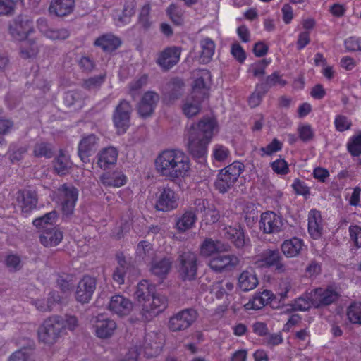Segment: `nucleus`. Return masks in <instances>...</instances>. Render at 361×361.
<instances>
[{
    "label": "nucleus",
    "mask_w": 361,
    "mask_h": 361,
    "mask_svg": "<svg viewBox=\"0 0 361 361\" xmlns=\"http://www.w3.org/2000/svg\"><path fill=\"white\" fill-rule=\"evenodd\" d=\"M155 167L162 176L171 179L185 177L190 170V159L182 151L167 149L156 158Z\"/></svg>",
    "instance_id": "obj_1"
},
{
    "label": "nucleus",
    "mask_w": 361,
    "mask_h": 361,
    "mask_svg": "<svg viewBox=\"0 0 361 361\" xmlns=\"http://www.w3.org/2000/svg\"><path fill=\"white\" fill-rule=\"evenodd\" d=\"M214 128L213 121L209 118L201 120L190 127L188 134L187 147L189 153L194 158L204 159Z\"/></svg>",
    "instance_id": "obj_2"
},
{
    "label": "nucleus",
    "mask_w": 361,
    "mask_h": 361,
    "mask_svg": "<svg viewBox=\"0 0 361 361\" xmlns=\"http://www.w3.org/2000/svg\"><path fill=\"white\" fill-rule=\"evenodd\" d=\"M64 333V321L62 317L58 315L45 319L37 331L39 340L48 345L56 343Z\"/></svg>",
    "instance_id": "obj_3"
},
{
    "label": "nucleus",
    "mask_w": 361,
    "mask_h": 361,
    "mask_svg": "<svg viewBox=\"0 0 361 361\" xmlns=\"http://www.w3.org/2000/svg\"><path fill=\"white\" fill-rule=\"evenodd\" d=\"M244 169L245 166L243 163L234 161L220 170L214 183L216 189L221 193L228 192L234 186Z\"/></svg>",
    "instance_id": "obj_4"
},
{
    "label": "nucleus",
    "mask_w": 361,
    "mask_h": 361,
    "mask_svg": "<svg viewBox=\"0 0 361 361\" xmlns=\"http://www.w3.org/2000/svg\"><path fill=\"white\" fill-rule=\"evenodd\" d=\"M255 264L260 268H274L278 274L285 273L288 267L279 249H265L256 256Z\"/></svg>",
    "instance_id": "obj_5"
},
{
    "label": "nucleus",
    "mask_w": 361,
    "mask_h": 361,
    "mask_svg": "<svg viewBox=\"0 0 361 361\" xmlns=\"http://www.w3.org/2000/svg\"><path fill=\"white\" fill-rule=\"evenodd\" d=\"M133 107L126 99H121L116 106L113 114L112 121L118 134H123L130 125V116Z\"/></svg>",
    "instance_id": "obj_6"
},
{
    "label": "nucleus",
    "mask_w": 361,
    "mask_h": 361,
    "mask_svg": "<svg viewBox=\"0 0 361 361\" xmlns=\"http://www.w3.org/2000/svg\"><path fill=\"white\" fill-rule=\"evenodd\" d=\"M168 298L161 294L154 293L149 302L142 305L140 311V319L144 322L151 321L154 317L164 312L168 307Z\"/></svg>",
    "instance_id": "obj_7"
},
{
    "label": "nucleus",
    "mask_w": 361,
    "mask_h": 361,
    "mask_svg": "<svg viewBox=\"0 0 361 361\" xmlns=\"http://www.w3.org/2000/svg\"><path fill=\"white\" fill-rule=\"evenodd\" d=\"M198 313L193 308L184 309L170 317L168 326L172 331L188 329L197 319Z\"/></svg>",
    "instance_id": "obj_8"
},
{
    "label": "nucleus",
    "mask_w": 361,
    "mask_h": 361,
    "mask_svg": "<svg viewBox=\"0 0 361 361\" xmlns=\"http://www.w3.org/2000/svg\"><path fill=\"white\" fill-rule=\"evenodd\" d=\"M178 273L183 281H192L196 278L197 258L194 252L187 251L179 255Z\"/></svg>",
    "instance_id": "obj_9"
},
{
    "label": "nucleus",
    "mask_w": 361,
    "mask_h": 361,
    "mask_svg": "<svg viewBox=\"0 0 361 361\" xmlns=\"http://www.w3.org/2000/svg\"><path fill=\"white\" fill-rule=\"evenodd\" d=\"M33 31V22L28 16L19 15L8 25V32L11 37L18 41L24 40Z\"/></svg>",
    "instance_id": "obj_10"
},
{
    "label": "nucleus",
    "mask_w": 361,
    "mask_h": 361,
    "mask_svg": "<svg viewBox=\"0 0 361 361\" xmlns=\"http://www.w3.org/2000/svg\"><path fill=\"white\" fill-rule=\"evenodd\" d=\"M178 196L169 186L159 190V195L155 204V209L158 211L169 212L178 206Z\"/></svg>",
    "instance_id": "obj_11"
},
{
    "label": "nucleus",
    "mask_w": 361,
    "mask_h": 361,
    "mask_svg": "<svg viewBox=\"0 0 361 361\" xmlns=\"http://www.w3.org/2000/svg\"><path fill=\"white\" fill-rule=\"evenodd\" d=\"M61 197L62 210L66 215L71 214L78 197V190L71 184L64 183L59 189Z\"/></svg>",
    "instance_id": "obj_12"
},
{
    "label": "nucleus",
    "mask_w": 361,
    "mask_h": 361,
    "mask_svg": "<svg viewBox=\"0 0 361 361\" xmlns=\"http://www.w3.org/2000/svg\"><path fill=\"white\" fill-rule=\"evenodd\" d=\"M16 202L24 214H29L37 208L38 194L35 190L25 188L18 190L16 194Z\"/></svg>",
    "instance_id": "obj_13"
},
{
    "label": "nucleus",
    "mask_w": 361,
    "mask_h": 361,
    "mask_svg": "<svg viewBox=\"0 0 361 361\" xmlns=\"http://www.w3.org/2000/svg\"><path fill=\"white\" fill-rule=\"evenodd\" d=\"M97 280L94 277L85 276L78 283L75 291V299L81 303H88L96 290Z\"/></svg>",
    "instance_id": "obj_14"
},
{
    "label": "nucleus",
    "mask_w": 361,
    "mask_h": 361,
    "mask_svg": "<svg viewBox=\"0 0 361 361\" xmlns=\"http://www.w3.org/2000/svg\"><path fill=\"white\" fill-rule=\"evenodd\" d=\"M283 221L282 216L273 212H266L262 214L259 221V228L264 233H275L283 230Z\"/></svg>",
    "instance_id": "obj_15"
},
{
    "label": "nucleus",
    "mask_w": 361,
    "mask_h": 361,
    "mask_svg": "<svg viewBox=\"0 0 361 361\" xmlns=\"http://www.w3.org/2000/svg\"><path fill=\"white\" fill-rule=\"evenodd\" d=\"M340 294L334 288H317L312 295L311 302L315 307L328 306L336 302L340 298Z\"/></svg>",
    "instance_id": "obj_16"
},
{
    "label": "nucleus",
    "mask_w": 361,
    "mask_h": 361,
    "mask_svg": "<svg viewBox=\"0 0 361 361\" xmlns=\"http://www.w3.org/2000/svg\"><path fill=\"white\" fill-rule=\"evenodd\" d=\"M239 264V259L234 255H218L212 257L209 267L216 273H222L233 269Z\"/></svg>",
    "instance_id": "obj_17"
},
{
    "label": "nucleus",
    "mask_w": 361,
    "mask_h": 361,
    "mask_svg": "<svg viewBox=\"0 0 361 361\" xmlns=\"http://www.w3.org/2000/svg\"><path fill=\"white\" fill-rule=\"evenodd\" d=\"M181 49L172 46L161 51L157 59V63L164 70L169 71L180 61Z\"/></svg>",
    "instance_id": "obj_18"
},
{
    "label": "nucleus",
    "mask_w": 361,
    "mask_h": 361,
    "mask_svg": "<svg viewBox=\"0 0 361 361\" xmlns=\"http://www.w3.org/2000/svg\"><path fill=\"white\" fill-rule=\"evenodd\" d=\"M96 336L99 338L111 337L117 328L114 320L102 314L98 315L92 320Z\"/></svg>",
    "instance_id": "obj_19"
},
{
    "label": "nucleus",
    "mask_w": 361,
    "mask_h": 361,
    "mask_svg": "<svg viewBox=\"0 0 361 361\" xmlns=\"http://www.w3.org/2000/svg\"><path fill=\"white\" fill-rule=\"evenodd\" d=\"M99 138L94 134H90L84 136L78 145V156L81 161L87 163L90 161L89 157L93 155L99 147Z\"/></svg>",
    "instance_id": "obj_20"
},
{
    "label": "nucleus",
    "mask_w": 361,
    "mask_h": 361,
    "mask_svg": "<svg viewBox=\"0 0 361 361\" xmlns=\"http://www.w3.org/2000/svg\"><path fill=\"white\" fill-rule=\"evenodd\" d=\"M142 347L147 358L158 355L163 347L161 335L154 331L146 334Z\"/></svg>",
    "instance_id": "obj_21"
},
{
    "label": "nucleus",
    "mask_w": 361,
    "mask_h": 361,
    "mask_svg": "<svg viewBox=\"0 0 361 361\" xmlns=\"http://www.w3.org/2000/svg\"><path fill=\"white\" fill-rule=\"evenodd\" d=\"M184 87L185 83L181 78L175 77L170 79L163 89L164 100L172 104L179 99L183 94Z\"/></svg>",
    "instance_id": "obj_22"
},
{
    "label": "nucleus",
    "mask_w": 361,
    "mask_h": 361,
    "mask_svg": "<svg viewBox=\"0 0 361 361\" xmlns=\"http://www.w3.org/2000/svg\"><path fill=\"white\" fill-rule=\"evenodd\" d=\"M132 301L123 295L116 294L110 298L108 309L120 317L127 316L133 310Z\"/></svg>",
    "instance_id": "obj_23"
},
{
    "label": "nucleus",
    "mask_w": 361,
    "mask_h": 361,
    "mask_svg": "<svg viewBox=\"0 0 361 361\" xmlns=\"http://www.w3.org/2000/svg\"><path fill=\"white\" fill-rule=\"evenodd\" d=\"M159 101V96L154 92H147L142 96L138 105V114L142 118L150 116Z\"/></svg>",
    "instance_id": "obj_24"
},
{
    "label": "nucleus",
    "mask_w": 361,
    "mask_h": 361,
    "mask_svg": "<svg viewBox=\"0 0 361 361\" xmlns=\"http://www.w3.org/2000/svg\"><path fill=\"white\" fill-rule=\"evenodd\" d=\"M196 211L202 214V221L206 224H213L220 219V213L212 204H209L204 200H197L195 202Z\"/></svg>",
    "instance_id": "obj_25"
},
{
    "label": "nucleus",
    "mask_w": 361,
    "mask_h": 361,
    "mask_svg": "<svg viewBox=\"0 0 361 361\" xmlns=\"http://www.w3.org/2000/svg\"><path fill=\"white\" fill-rule=\"evenodd\" d=\"M75 8V0H52L49 12L57 17H65L71 14Z\"/></svg>",
    "instance_id": "obj_26"
},
{
    "label": "nucleus",
    "mask_w": 361,
    "mask_h": 361,
    "mask_svg": "<svg viewBox=\"0 0 361 361\" xmlns=\"http://www.w3.org/2000/svg\"><path fill=\"white\" fill-rule=\"evenodd\" d=\"M155 292L154 285L147 280H142L137 284L134 296L137 302L142 305L151 300Z\"/></svg>",
    "instance_id": "obj_27"
},
{
    "label": "nucleus",
    "mask_w": 361,
    "mask_h": 361,
    "mask_svg": "<svg viewBox=\"0 0 361 361\" xmlns=\"http://www.w3.org/2000/svg\"><path fill=\"white\" fill-rule=\"evenodd\" d=\"M97 165L104 170L116 164L118 158V151L115 147H109L102 149L97 155Z\"/></svg>",
    "instance_id": "obj_28"
},
{
    "label": "nucleus",
    "mask_w": 361,
    "mask_h": 361,
    "mask_svg": "<svg viewBox=\"0 0 361 361\" xmlns=\"http://www.w3.org/2000/svg\"><path fill=\"white\" fill-rule=\"evenodd\" d=\"M230 245L220 240H214L212 238H206L200 246V254L204 257L211 256L216 252L228 251Z\"/></svg>",
    "instance_id": "obj_29"
},
{
    "label": "nucleus",
    "mask_w": 361,
    "mask_h": 361,
    "mask_svg": "<svg viewBox=\"0 0 361 361\" xmlns=\"http://www.w3.org/2000/svg\"><path fill=\"white\" fill-rule=\"evenodd\" d=\"M224 236L231 240L238 249L243 248L246 244L244 231L240 226L225 227Z\"/></svg>",
    "instance_id": "obj_30"
},
{
    "label": "nucleus",
    "mask_w": 361,
    "mask_h": 361,
    "mask_svg": "<svg viewBox=\"0 0 361 361\" xmlns=\"http://www.w3.org/2000/svg\"><path fill=\"white\" fill-rule=\"evenodd\" d=\"M62 239V233L54 226L42 230L39 235V241L45 247L56 246Z\"/></svg>",
    "instance_id": "obj_31"
},
{
    "label": "nucleus",
    "mask_w": 361,
    "mask_h": 361,
    "mask_svg": "<svg viewBox=\"0 0 361 361\" xmlns=\"http://www.w3.org/2000/svg\"><path fill=\"white\" fill-rule=\"evenodd\" d=\"M274 295L271 291L264 290L262 293H256L252 300L246 303L244 307L246 310H260L269 302H272Z\"/></svg>",
    "instance_id": "obj_32"
},
{
    "label": "nucleus",
    "mask_w": 361,
    "mask_h": 361,
    "mask_svg": "<svg viewBox=\"0 0 361 361\" xmlns=\"http://www.w3.org/2000/svg\"><path fill=\"white\" fill-rule=\"evenodd\" d=\"M322 217L320 212L312 209L308 214V231L314 239L319 238L322 235Z\"/></svg>",
    "instance_id": "obj_33"
},
{
    "label": "nucleus",
    "mask_w": 361,
    "mask_h": 361,
    "mask_svg": "<svg viewBox=\"0 0 361 361\" xmlns=\"http://www.w3.org/2000/svg\"><path fill=\"white\" fill-rule=\"evenodd\" d=\"M116 259L118 265L113 272L112 278L116 283L121 285L124 283L126 274L131 269V265L121 252L116 255Z\"/></svg>",
    "instance_id": "obj_34"
},
{
    "label": "nucleus",
    "mask_w": 361,
    "mask_h": 361,
    "mask_svg": "<svg viewBox=\"0 0 361 361\" xmlns=\"http://www.w3.org/2000/svg\"><path fill=\"white\" fill-rule=\"evenodd\" d=\"M204 99L199 97H195L194 95L190 94L185 99L183 104V114L188 118L196 116L200 111L201 104Z\"/></svg>",
    "instance_id": "obj_35"
},
{
    "label": "nucleus",
    "mask_w": 361,
    "mask_h": 361,
    "mask_svg": "<svg viewBox=\"0 0 361 361\" xmlns=\"http://www.w3.org/2000/svg\"><path fill=\"white\" fill-rule=\"evenodd\" d=\"M94 44L95 46L101 47L104 51L111 52L118 48L121 42L114 35H104L97 38Z\"/></svg>",
    "instance_id": "obj_36"
},
{
    "label": "nucleus",
    "mask_w": 361,
    "mask_h": 361,
    "mask_svg": "<svg viewBox=\"0 0 361 361\" xmlns=\"http://www.w3.org/2000/svg\"><path fill=\"white\" fill-rule=\"evenodd\" d=\"M209 72L205 71L202 73L201 76L197 77L193 82L191 94L194 95L195 97H199L203 99H207L209 92L205 82V78H209Z\"/></svg>",
    "instance_id": "obj_37"
},
{
    "label": "nucleus",
    "mask_w": 361,
    "mask_h": 361,
    "mask_svg": "<svg viewBox=\"0 0 361 361\" xmlns=\"http://www.w3.org/2000/svg\"><path fill=\"white\" fill-rule=\"evenodd\" d=\"M258 284V279L252 270L243 271L238 277V286L243 291L254 289Z\"/></svg>",
    "instance_id": "obj_38"
},
{
    "label": "nucleus",
    "mask_w": 361,
    "mask_h": 361,
    "mask_svg": "<svg viewBox=\"0 0 361 361\" xmlns=\"http://www.w3.org/2000/svg\"><path fill=\"white\" fill-rule=\"evenodd\" d=\"M303 246L302 240L298 238H293L285 240L281 247L283 254L287 257L298 255Z\"/></svg>",
    "instance_id": "obj_39"
},
{
    "label": "nucleus",
    "mask_w": 361,
    "mask_h": 361,
    "mask_svg": "<svg viewBox=\"0 0 361 361\" xmlns=\"http://www.w3.org/2000/svg\"><path fill=\"white\" fill-rule=\"evenodd\" d=\"M172 262L169 258H163L159 260H154L152 262L150 271L152 274L164 279L171 268Z\"/></svg>",
    "instance_id": "obj_40"
},
{
    "label": "nucleus",
    "mask_w": 361,
    "mask_h": 361,
    "mask_svg": "<svg viewBox=\"0 0 361 361\" xmlns=\"http://www.w3.org/2000/svg\"><path fill=\"white\" fill-rule=\"evenodd\" d=\"M195 212L190 209L185 211L176 220V228L180 232H185L191 228L197 221Z\"/></svg>",
    "instance_id": "obj_41"
},
{
    "label": "nucleus",
    "mask_w": 361,
    "mask_h": 361,
    "mask_svg": "<svg viewBox=\"0 0 361 361\" xmlns=\"http://www.w3.org/2000/svg\"><path fill=\"white\" fill-rule=\"evenodd\" d=\"M53 166L58 175L65 176L69 173L71 168V162L69 158L61 150L59 154L53 161Z\"/></svg>",
    "instance_id": "obj_42"
},
{
    "label": "nucleus",
    "mask_w": 361,
    "mask_h": 361,
    "mask_svg": "<svg viewBox=\"0 0 361 361\" xmlns=\"http://www.w3.org/2000/svg\"><path fill=\"white\" fill-rule=\"evenodd\" d=\"M201 53L200 56V62L202 63H208L212 59L214 53L215 44L209 38H205L201 40Z\"/></svg>",
    "instance_id": "obj_43"
},
{
    "label": "nucleus",
    "mask_w": 361,
    "mask_h": 361,
    "mask_svg": "<svg viewBox=\"0 0 361 361\" xmlns=\"http://www.w3.org/2000/svg\"><path fill=\"white\" fill-rule=\"evenodd\" d=\"M102 183L106 186L121 187L126 182V178L119 173H104L100 177Z\"/></svg>",
    "instance_id": "obj_44"
},
{
    "label": "nucleus",
    "mask_w": 361,
    "mask_h": 361,
    "mask_svg": "<svg viewBox=\"0 0 361 361\" xmlns=\"http://www.w3.org/2000/svg\"><path fill=\"white\" fill-rule=\"evenodd\" d=\"M137 3L135 0H126L122 15L118 18V21L124 25L130 23V18L135 13Z\"/></svg>",
    "instance_id": "obj_45"
},
{
    "label": "nucleus",
    "mask_w": 361,
    "mask_h": 361,
    "mask_svg": "<svg viewBox=\"0 0 361 361\" xmlns=\"http://www.w3.org/2000/svg\"><path fill=\"white\" fill-rule=\"evenodd\" d=\"M57 217V212L53 210L44 216L35 219L32 224L36 228L44 230L47 228L53 226V224Z\"/></svg>",
    "instance_id": "obj_46"
},
{
    "label": "nucleus",
    "mask_w": 361,
    "mask_h": 361,
    "mask_svg": "<svg viewBox=\"0 0 361 361\" xmlns=\"http://www.w3.org/2000/svg\"><path fill=\"white\" fill-rule=\"evenodd\" d=\"M38 53V46L35 39H27L20 47L21 56L24 59L33 57Z\"/></svg>",
    "instance_id": "obj_47"
},
{
    "label": "nucleus",
    "mask_w": 361,
    "mask_h": 361,
    "mask_svg": "<svg viewBox=\"0 0 361 361\" xmlns=\"http://www.w3.org/2000/svg\"><path fill=\"white\" fill-rule=\"evenodd\" d=\"M33 153L37 157L49 159L54 155V148L50 143L44 142H37L34 147Z\"/></svg>",
    "instance_id": "obj_48"
},
{
    "label": "nucleus",
    "mask_w": 361,
    "mask_h": 361,
    "mask_svg": "<svg viewBox=\"0 0 361 361\" xmlns=\"http://www.w3.org/2000/svg\"><path fill=\"white\" fill-rule=\"evenodd\" d=\"M106 77L104 73L83 80L82 87L87 90H97L104 82Z\"/></svg>",
    "instance_id": "obj_49"
},
{
    "label": "nucleus",
    "mask_w": 361,
    "mask_h": 361,
    "mask_svg": "<svg viewBox=\"0 0 361 361\" xmlns=\"http://www.w3.org/2000/svg\"><path fill=\"white\" fill-rule=\"evenodd\" d=\"M347 149L352 156L358 157L361 154V132L351 137L347 144Z\"/></svg>",
    "instance_id": "obj_50"
},
{
    "label": "nucleus",
    "mask_w": 361,
    "mask_h": 361,
    "mask_svg": "<svg viewBox=\"0 0 361 361\" xmlns=\"http://www.w3.org/2000/svg\"><path fill=\"white\" fill-rule=\"evenodd\" d=\"M56 283L61 290L62 295H66L68 298V295L71 293L74 287L71 277L68 275L59 276L56 279Z\"/></svg>",
    "instance_id": "obj_51"
},
{
    "label": "nucleus",
    "mask_w": 361,
    "mask_h": 361,
    "mask_svg": "<svg viewBox=\"0 0 361 361\" xmlns=\"http://www.w3.org/2000/svg\"><path fill=\"white\" fill-rule=\"evenodd\" d=\"M151 11V7L149 4L144 5L139 13L138 16V24L145 30H147L152 25V22L149 20V14Z\"/></svg>",
    "instance_id": "obj_52"
},
{
    "label": "nucleus",
    "mask_w": 361,
    "mask_h": 361,
    "mask_svg": "<svg viewBox=\"0 0 361 361\" xmlns=\"http://www.w3.org/2000/svg\"><path fill=\"white\" fill-rule=\"evenodd\" d=\"M347 315L351 323L361 324V303L351 304L348 309Z\"/></svg>",
    "instance_id": "obj_53"
},
{
    "label": "nucleus",
    "mask_w": 361,
    "mask_h": 361,
    "mask_svg": "<svg viewBox=\"0 0 361 361\" xmlns=\"http://www.w3.org/2000/svg\"><path fill=\"white\" fill-rule=\"evenodd\" d=\"M286 84V82L281 79L279 75L274 72L271 75H269L266 78V81L264 83H262L259 85V88L266 90V92L273 86H276L279 85L281 86H284Z\"/></svg>",
    "instance_id": "obj_54"
},
{
    "label": "nucleus",
    "mask_w": 361,
    "mask_h": 361,
    "mask_svg": "<svg viewBox=\"0 0 361 361\" xmlns=\"http://www.w3.org/2000/svg\"><path fill=\"white\" fill-rule=\"evenodd\" d=\"M70 36V31L66 28L56 29L51 27L46 37L51 40H65Z\"/></svg>",
    "instance_id": "obj_55"
},
{
    "label": "nucleus",
    "mask_w": 361,
    "mask_h": 361,
    "mask_svg": "<svg viewBox=\"0 0 361 361\" xmlns=\"http://www.w3.org/2000/svg\"><path fill=\"white\" fill-rule=\"evenodd\" d=\"M47 302L50 307V311H51L55 305L66 303L67 298L66 295H60L59 292L53 290L49 293Z\"/></svg>",
    "instance_id": "obj_56"
},
{
    "label": "nucleus",
    "mask_w": 361,
    "mask_h": 361,
    "mask_svg": "<svg viewBox=\"0 0 361 361\" xmlns=\"http://www.w3.org/2000/svg\"><path fill=\"white\" fill-rule=\"evenodd\" d=\"M16 4L13 0H0V16L14 14Z\"/></svg>",
    "instance_id": "obj_57"
},
{
    "label": "nucleus",
    "mask_w": 361,
    "mask_h": 361,
    "mask_svg": "<svg viewBox=\"0 0 361 361\" xmlns=\"http://www.w3.org/2000/svg\"><path fill=\"white\" fill-rule=\"evenodd\" d=\"M266 93V90L259 88V85H258L255 92H253L249 98L250 106L251 107H256L258 106Z\"/></svg>",
    "instance_id": "obj_58"
},
{
    "label": "nucleus",
    "mask_w": 361,
    "mask_h": 361,
    "mask_svg": "<svg viewBox=\"0 0 361 361\" xmlns=\"http://www.w3.org/2000/svg\"><path fill=\"white\" fill-rule=\"evenodd\" d=\"M299 137L303 142H309L314 137V131L310 125L300 126L298 129Z\"/></svg>",
    "instance_id": "obj_59"
},
{
    "label": "nucleus",
    "mask_w": 361,
    "mask_h": 361,
    "mask_svg": "<svg viewBox=\"0 0 361 361\" xmlns=\"http://www.w3.org/2000/svg\"><path fill=\"white\" fill-rule=\"evenodd\" d=\"M292 187L297 195H303L305 198L310 194V188L300 179H295L292 184Z\"/></svg>",
    "instance_id": "obj_60"
},
{
    "label": "nucleus",
    "mask_w": 361,
    "mask_h": 361,
    "mask_svg": "<svg viewBox=\"0 0 361 361\" xmlns=\"http://www.w3.org/2000/svg\"><path fill=\"white\" fill-rule=\"evenodd\" d=\"M335 127L336 129L340 132H343L350 129L351 126V122L348 118L343 115H338L335 118Z\"/></svg>",
    "instance_id": "obj_61"
},
{
    "label": "nucleus",
    "mask_w": 361,
    "mask_h": 361,
    "mask_svg": "<svg viewBox=\"0 0 361 361\" xmlns=\"http://www.w3.org/2000/svg\"><path fill=\"white\" fill-rule=\"evenodd\" d=\"M282 148V143L276 138H274L271 143L264 147H262L260 150L263 152L262 155H271L274 152H279Z\"/></svg>",
    "instance_id": "obj_62"
},
{
    "label": "nucleus",
    "mask_w": 361,
    "mask_h": 361,
    "mask_svg": "<svg viewBox=\"0 0 361 361\" xmlns=\"http://www.w3.org/2000/svg\"><path fill=\"white\" fill-rule=\"evenodd\" d=\"M8 361H32L31 354L26 350H20L13 353L9 357Z\"/></svg>",
    "instance_id": "obj_63"
},
{
    "label": "nucleus",
    "mask_w": 361,
    "mask_h": 361,
    "mask_svg": "<svg viewBox=\"0 0 361 361\" xmlns=\"http://www.w3.org/2000/svg\"><path fill=\"white\" fill-rule=\"evenodd\" d=\"M350 236L357 247H361V227L351 226L349 228Z\"/></svg>",
    "instance_id": "obj_64"
}]
</instances>
